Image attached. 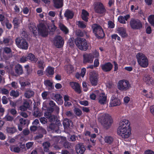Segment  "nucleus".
Here are the masks:
<instances>
[{"instance_id": "7", "label": "nucleus", "mask_w": 154, "mask_h": 154, "mask_svg": "<svg viewBox=\"0 0 154 154\" xmlns=\"http://www.w3.org/2000/svg\"><path fill=\"white\" fill-rule=\"evenodd\" d=\"M16 43L17 46L21 49L27 50L28 44L26 41L22 38H18L16 39Z\"/></svg>"}, {"instance_id": "28", "label": "nucleus", "mask_w": 154, "mask_h": 154, "mask_svg": "<svg viewBox=\"0 0 154 154\" xmlns=\"http://www.w3.org/2000/svg\"><path fill=\"white\" fill-rule=\"evenodd\" d=\"M15 70L16 72L18 75L21 74L23 72L22 68L19 64H17L15 66Z\"/></svg>"}, {"instance_id": "2", "label": "nucleus", "mask_w": 154, "mask_h": 154, "mask_svg": "<svg viewBox=\"0 0 154 154\" xmlns=\"http://www.w3.org/2000/svg\"><path fill=\"white\" fill-rule=\"evenodd\" d=\"M98 119L103 126L107 128L111 125L112 122V118L109 114H103L100 115Z\"/></svg>"}, {"instance_id": "44", "label": "nucleus", "mask_w": 154, "mask_h": 154, "mask_svg": "<svg viewBox=\"0 0 154 154\" xmlns=\"http://www.w3.org/2000/svg\"><path fill=\"white\" fill-rule=\"evenodd\" d=\"M38 66L39 68L44 69V67H45L44 61H39L38 63Z\"/></svg>"}, {"instance_id": "60", "label": "nucleus", "mask_w": 154, "mask_h": 154, "mask_svg": "<svg viewBox=\"0 0 154 154\" xmlns=\"http://www.w3.org/2000/svg\"><path fill=\"white\" fill-rule=\"evenodd\" d=\"M43 70L44 69H41L37 71V74L38 76H41L44 75Z\"/></svg>"}, {"instance_id": "39", "label": "nucleus", "mask_w": 154, "mask_h": 154, "mask_svg": "<svg viewBox=\"0 0 154 154\" xmlns=\"http://www.w3.org/2000/svg\"><path fill=\"white\" fill-rule=\"evenodd\" d=\"M44 146V149L45 152H48L49 148L50 146V143L48 142H45L43 144Z\"/></svg>"}, {"instance_id": "25", "label": "nucleus", "mask_w": 154, "mask_h": 154, "mask_svg": "<svg viewBox=\"0 0 154 154\" xmlns=\"http://www.w3.org/2000/svg\"><path fill=\"white\" fill-rule=\"evenodd\" d=\"M30 30L35 35L37 33V28L34 23H31L29 26Z\"/></svg>"}, {"instance_id": "61", "label": "nucleus", "mask_w": 154, "mask_h": 154, "mask_svg": "<svg viewBox=\"0 0 154 154\" xmlns=\"http://www.w3.org/2000/svg\"><path fill=\"white\" fill-rule=\"evenodd\" d=\"M86 69L85 68H83L81 70L80 75L82 77H83L86 72Z\"/></svg>"}, {"instance_id": "29", "label": "nucleus", "mask_w": 154, "mask_h": 154, "mask_svg": "<svg viewBox=\"0 0 154 154\" xmlns=\"http://www.w3.org/2000/svg\"><path fill=\"white\" fill-rule=\"evenodd\" d=\"M55 99L59 104H62L63 101L62 100V97L59 94H57L54 96Z\"/></svg>"}, {"instance_id": "36", "label": "nucleus", "mask_w": 154, "mask_h": 154, "mask_svg": "<svg viewBox=\"0 0 154 154\" xmlns=\"http://www.w3.org/2000/svg\"><path fill=\"white\" fill-rule=\"evenodd\" d=\"M22 22V20L21 19L17 17L14 18L13 20V22L15 27H17Z\"/></svg>"}, {"instance_id": "52", "label": "nucleus", "mask_w": 154, "mask_h": 154, "mask_svg": "<svg viewBox=\"0 0 154 154\" xmlns=\"http://www.w3.org/2000/svg\"><path fill=\"white\" fill-rule=\"evenodd\" d=\"M28 120H26L23 118H20V124L21 125H25L26 124V122H28Z\"/></svg>"}, {"instance_id": "22", "label": "nucleus", "mask_w": 154, "mask_h": 154, "mask_svg": "<svg viewBox=\"0 0 154 154\" xmlns=\"http://www.w3.org/2000/svg\"><path fill=\"white\" fill-rule=\"evenodd\" d=\"M130 15L128 14L124 16H119L118 18V20L120 23L122 24H125L126 21H127L130 18Z\"/></svg>"}, {"instance_id": "24", "label": "nucleus", "mask_w": 154, "mask_h": 154, "mask_svg": "<svg viewBox=\"0 0 154 154\" xmlns=\"http://www.w3.org/2000/svg\"><path fill=\"white\" fill-rule=\"evenodd\" d=\"M63 0H53L54 6L57 8H59L63 6Z\"/></svg>"}, {"instance_id": "51", "label": "nucleus", "mask_w": 154, "mask_h": 154, "mask_svg": "<svg viewBox=\"0 0 154 154\" xmlns=\"http://www.w3.org/2000/svg\"><path fill=\"white\" fill-rule=\"evenodd\" d=\"M91 54H92L93 59L94 58H97L99 57V53L98 51H95L92 53Z\"/></svg>"}, {"instance_id": "41", "label": "nucleus", "mask_w": 154, "mask_h": 154, "mask_svg": "<svg viewBox=\"0 0 154 154\" xmlns=\"http://www.w3.org/2000/svg\"><path fill=\"white\" fill-rule=\"evenodd\" d=\"M19 95V92L18 91L13 90H12L10 93V96L15 97H18Z\"/></svg>"}, {"instance_id": "46", "label": "nucleus", "mask_w": 154, "mask_h": 154, "mask_svg": "<svg viewBox=\"0 0 154 154\" xmlns=\"http://www.w3.org/2000/svg\"><path fill=\"white\" fill-rule=\"evenodd\" d=\"M7 132L10 133H14L16 131V129L14 128H7Z\"/></svg>"}, {"instance_id": "48", "label": "nucleus", "mask_w": 154, "mask_h": 154, "mask_svg": "<svg viewBox=\"0 0 154 154\" xmlns=\"http://www.w3.org/2000/svg\"><path fill=\"white\" fill-rule=\"evenodd\" d=\"M49 94V93L47 91H44L42 94V98L44 100H45L48 98V95Z\"/></svg>"}, {"instance_id": "14", "label": "nucleus", "mask_w": 154, "mask_h": 154, "mask_svg": "<svg viewBox=\"0 0 154 154\" xmlns=\"http://www.w3.org/2000/svg\"><path fill=\"white\" fill-rule=\"evenodd\" d=\"M98 99L99 102L100 104H105L107 102V96L104 93L100 92Z\"/></svg>"}, {"instance_id": "54", "label": "nucleus", "mask_w": 154, "mask_h": 154, "mask_svg": "<svg viewBox=\"0 0 154 154\" xmlns=\"http://www.w3.org/2000/svg\"><path fill=\"white\" fill-rule=\"evenodd\" d=\"M64 105L66 107H69L72 105V102L71 100L64 102Z\"/></svg>"}, {"instance_id": "49", "label": "nucleus", "mask_w": 154, "mask_h": 154, "mask_svg": "<svg viewBox=\"0 0 154 154\" xmlns=\"http://www.w3.org/2000/svg\"><path fill=\"white\" fill-rule=\"evenodd\" d=\"M28 59V57L26 56H23L20 59L19 62L20 63H23L26 61Z\"/></svg>"}, {"instance_id": "42", "label": "nucleus", "mask_w": 154, "mask_h": 154, "mask_svg": "<svg viewBox=\"0 0 154 154\" xmlns=\"http://www.w3.org/2000/svg\"><path fill=\"white\" fill-rule=\"evenodd\" d=\"M76 23L78 26L81 28H84L86 27V24L83 21H79L77 22Z\"/></svg>"}, {"instance_id": "35", "label": "nucleus", "mask_w": 154, "mask_h": 154, "mask_svg": "<svg viewBox=\"0 0 154 154\" xmlns=\"http://www.w3.org/2000/svg\"><path fill=\"white\" fill-rule=\"evenodd\" d=\"M34 94V92L30 90L27 91L24 94L25 96L27 98H29L32 96Z\"/></svg>"}, {"instance_id": "34", "label": "nucleus", "mask_w": 154, "mask_h": 154, "mask_svg": "<svg viewBox=\"0 0 154 154\" xmlns=\"http://www.w3.org/2000/svg\"><path fill=\"white\" fill-rule=\"evenodd\" d=\"M60 29L65 33L67 34L69 32L68 29L63 24L60 23L59 24Z\"/></svg>"}, {"instance_id": "37", "label": "nucleus", "mask_w": 154, "mask_h": 154, "mask_svg": "<svg viewBox=\"0 0 154 154\" xmlns=\"http://www.w3.org/2000/svg\"><path fill=\"white\" fill-rule=\"evenodd\" d=\"M104 140L106 143L109 144H111L113 141V139L112 137L108 136L105 137Z\"/></svg>"}, {"instance_id": "18", "label": "nucleus", "mask_w": 154, "mask_h": 154, "mask_svg": "<svg viewBox=\"0 0 154 154\" xmlns=\"http://www.w3.org/2000/svg\"><path fill=\"white\" fill-rule=\"evenodd\" d=\"M143 79L146 84L148 85H152L154 83L153 79L149 75H145Z\"/></svg>"}, {"instance_id": "15", "label": "nucleus", "mask_w": 154, "mask_h": 154, "mask_svg": "<svg viewBox=\"0 0 154 154\" xmlns=\"http://www.w3.org/2000/svg\"><path fill=\"white\" fill-rule=\"evenodd\" d=\"M117 32L122 38L126 37L127 34L126 32V29L124 27H118L116 29Z\"/></svg>"}, {"instance_id": "19", "label": "nucleus", "mask_w": 154, "mask_h": 154, "mask_svg": "<svg viewBox=\"0 0 154 154\" xmlns=\"http://www.w3.org/2000/svg\"><path fill=\"white\" fill-rule=\"evenodd\" d=\"M70 85L75 91L79 93H81V91L80 89V86L78 83L75 82H71L70 83Z\"/></svg>"}, {"instance_id": "8", "label": "nucleus", "mask_w": 154, "mask_h": 154, "mask_svg": "<svg viewBox=\"0 0 154 154\" xmlns=\"http://www.w3.org/2000/svg\"><path fill=\"white\" fill-rule=\"evenodd\" d=\"M98 74L97 72L93 71L90 74L89 79L92 85L96 86L98 82Z\"/></svg>"}, {"instance_id": "21", "label": "nucleus", "mask_w": 154, "mask_h": 154, "mask_svg": "<svg viewBox=\"0 0 154 154\" xmlns=\"http://www.w3.org/2000/svg\"><path fill=\"white\" fill-rule=\"evenodd\" d=\"M76 149L78 154H83L85 150V148L82 143H79L76 146Z\"/></svg>"}, {"instance_id": "40", "label": "nucleus", "mask_w": 154, "mask_h": 154, "mask_svg": "<svg viewBox=\"0 0 154 154\" xmlns=\"http://www.w3.org/2000/svg\"><path fill=\"white\" fill-rule=\"evenodd\" d=\"M149 23L152 26H154V15L149 16L148 18Z\"/></svg>"}, {"instance_id": "32", "label": "nucleus", "mask_w": 154, "mask_h": 154, "mask_svg": "<svg viewBox=\"0 0 154 154\" xmlns=\"http://www.w3.org/2000/svg\"><path fill=\"white\" fill-rule=\"evenodd\" d=\"M10 149L11 151L17 153L19 152L20 150V147L17 145L11 146Z\"/></svg>"}, {"instance_id": "4", "label": "nucleus", "mask_w": 154, "mask_h": 154, "mask_svg": "<svg viewBox=\"0 0 154 154\" xmlns=\"http://www.w3.org/2000/svg\"><path fill=\"white\" fill-rule=\"evenodd\" d=\"M75 44L80 49L86 50L88 47V45L87 41L85 39L77 38L75 40Z\"/></svg>"}, {"instance_id": "64", "label": "nucleus", "mask_w": 154, "mask_h": 154, "mask_svg": "<svg viewBox=\"0 0 154 154\" xmlns=\"http://www.w3.org/2000/svg\"><path fill=\"white\" fill-rule=\"evenodd\" d=\"M33 143L32 142H29L26 144V146L28 149L32 147Z\"/></svg>"}, {"instance_id": "20", "label": "nucleus", "mask_w": 154, "mask_h": 154, "mask_svg": "<svg viewBox=\"0 0 154 154\" xmlns=\"http://www.w3.org/2000/svg\"><path fill=\"white\" fill-rule=\"evenodd\" d=\"M54 68L49 66L45 69V74L48 77H51L54 73Z\"/></svg>"}, {"instance_id": "13", "label": "nucleus", "mask_w": 154, "mask_h": 154, "mask_svg": "<svg viewBox=\"0 0 154 154\" xmlns=\"http://www.w3.org/2000/svg\"><path fill=\"white\" fill-rule=\"evenodd\" d=\"M130 24L131 27L133 29H138L142 26L140 21L138 20H131Z\"/></svg>"}, {"instance_id": "45", "label": "nucleus", "mask_w": 154, "mask_h": 154, "mask_svg": "<svg viewBox=\"0 0 154 154\" xmlns=\"http://www.w3.org/2000/svg\"><path fill=\"white\" fill-rule=\"evenodd\" d=\"M74 111L75 114L77 116H79L82 114V112L78 108H75Z\"/></svg>"}, {"instance_id": "17", "label": "nucleus", "mask_w": 154, "mask_h": 154, "mask_svg": "<svg viewBox=\"0 0 154 154\" xmlns=\"http://www.w3.org/2000/svg\"><path fill=\"white\" fill-rule=\"evenodd\" d=\"M83 62L84 63H92L93 59L91 54H85L83 55Z\"/></svg>"}, {"instance_id": "5", "label": "nucleus", "mask_w": 154, "mask_h": 154, "mask_svg": "<svg viewBox=\"0 0 154 154\" xmlns=\"http://www.w3.org/2000/svg\"><path fill=\"white\" fill-rule=\"evenodd\" d=\"M117 87L120 91H126L128 90L131 88V85L128 80L123 79L118 82Z\"/></svg>"}, {"instance_id": "10", "label": "nucleus", "mask_w": 154, "mask_h": 154, "mask_svg": "<svg viewBox=\"0 0 154 154\" xmlns=\"http://www.w3.org/2000/svg\"><path fill=\"white\" fill-rule=\"evenodd\" d=\"M54 45L57 48H60L63 45L64 42L62 37L59 35L56 36L53 40Z\"/></svg>"}, {"instance_id": "53", "label": "nucleus", "mask_w": 154, "mask_h": 154, "mask_svg": "<svg viewBox=\"0 0 154 154\" xmlns=\"http://www.w3.org/2000/svg\"><path fill=\"white\" fill-rule=\"evenodd\" d=\"M4 51L6 54H9L11 52V50L10 48L8 47H5L3 48Z\"/></svg>"}, {"instance_id": "55", "label": "nucleus", "mask_w": 154, "mask_h": 154, "mask_svg": "<svg viewBox=\"0 0 154 154\" xmlns=\"http://www.w3.org/2000/svg\"><path fill=\"white\" fill-rule=\"evenodd\" d=\"M5 119L7 121H11L13 119V118L12 116L7 115L5 117Z\"/></svg>"}, {"instance_id": "50", "label": "nucleus", "mask_w": 154, "mask_h": 154, "mask_svg": "<svg viewBox=\"0 0 154 154\" xmlns=\"http://www.w3.org/2000/svg\"><path fill=\"white\" fill-rule=\"evenodd\" d=\"M5 21L6 20H5L4 16L2 14H0V21L3 26L5 25Z\"/></svg>"}, {"instance_id": "47", "label": "nucleus", "mask_w": 154, "mask_h": 154, "mask_svg": "<svg viewBox=\"0 0 154 154\" xmlns=\"http://www.w3.org/2000/svg\"><path fill=\"white\" fill-rule=\"evenodd\" d=\"M8 91L5 89L0 88V93H2L4 94H7L9 93Z\"/></svg>"}, {"instance_id": "38", "label": "nucleus", "mask_w": 154, "mask_h": 154, "mask_svg": "<svg viewBox=\"0 0 154 154\" xmlns=\"http://www.w3.org/2000/svg\"><path fill=\"white\" fill-rule=\"evenodd\" d=\"M147 91L144 90L143 91V94L145 96L149 98H152L153 97L152 92H149L147 94H146Z\"/></svg>"}, {"instance_id": "59", "label": "nucleus", "mask_w": 154, "mask_h": 154, "mask_svg": "<svg viewBox=\"0 0 154 154\" xmlns=\"http://www.w3.org/2000/svg\"><path fill=\"white\" fill-rule=\"evenodd\" d=\"M123 100L125 104L128 103L130 100V98L128 96H126L124 97Z\"/></svg>"}, {"instance_id": "57", "label": "nucleus", "mask_w": 154, "mask_h": 154, "mask_svg": "<svg viewBox=\"0 0 154 154\" xmlns=\"http://www.w3.org/2000/svg\"><path fill=\"white\" fill-rule=\"evenodd\" d=\"M5 24L6 25L7 27L9 29H10L12 27V25L11 23H9V22L8 20L5 21Z\"/></svg>"}, {"instance_id": "6", "label": "nucleus", "mask_w": 154, "mask_h": 154, "mask_svg": "<svg viewBox=\"0 0 154 154\" xmlns=\"http://www.w3.org/2000/svg\"><path fill=\"white\" fill-rule=\"evenodd\" d=\"M92 28L94 33L96 36L98 38H103L104 36V33L101 27L97 24L92 25Z\"/></svg>"}, {"instance_id": "23", "label": "nucleus", "mask_w": 154, "mask_h": 154, "mask_svg": "<svg viewBox=\"0 0 154 154\" xmlns=\"http://www.w3.org/2000/svg\"><path fill=\"white\" fill-rule=\"evenodd\" d=\"M27 57L28 59L33 63H36L38 60V58L31 53H29L27 56Z\"/></svg>"}, {"instance_id": "58", "label": "nucleus", "mask_w": 154, "mask_h": 154, "mask_svg": "<svg viewBox=\"0 0 154 154\" xmlns=\"http://www.w3.org/2000/svg\"><path fill=\"white\" fill-rule=\"evenodd\" d=\"M64 102L71 100V98L68 95H65L63 97Z\"/></svg>"}, {"instance_id": "16", "label": "nucleus", "mask_w": 154, "mask_h": 154, "mask_svg": "<svg viewBox=\"0 0 154 154\" xmlns=\"http://www.w3.org/2000/svg\"><path fill=\"white\" fill-rule=\"evenodd\" d=\"M102 70L104 72H107L110 71L112 68V65L109 63L108 62L100 65Z\"/></svg>"}, {"instance_id": "33", "label": "nucleus", "mask_w": 154, "mask_h": 154, "mask_svg": "<svg viewBox=\"0 0 154 154\" xmlns=\"http://www.w3.org/2000/svg\"><path fill=\"white\" fill-rule=\"evenodd\" d=\"M72 123L71 121L68 119H65L63 121V125L65 128L69 127Z\"/></svg>"}, {"instance_id": "1", "label": "nucleus", "mask_w": 154, "mask_h": 154, "mask_svg": "<svg viewBox=\"0 0 154 154\" xmlns=\"http://www.w3.org/2000/svg\"><path fill=\"white\" fill-rule=\"evenodd\" d=\"M117 133L119 136L124 139L129 137L131 133L130 124L128 120L123 119L119 122Z\"/></svg>"}, {"instance_id": "62", "label": "nucleus", "mask_w": 154, "mask_h": 154, "mask_svg": "<svg viewBox=\"0 0 154 154\" xmlns=\"http://www.w3.org/2000/svg\"><path fill=\"white\" fill-rule=\"evenodd\" d=\"M49 121L51 122H53L55 121L56 119V116L54 115H51L48 118Z\"/></svg>"}, {"instance_id": "63", "label": "nucleus", "mask_w": 154, "mask_h": 154, "mask_svg": "<svg viewBox=\"0 0 154 154\" xmlns=\"http://www.w3.org/2000/svg\"><path fill=\"white\" fill-rule=\"evenodd\" d=\"M2 102L3 104H5L8 103L7 98L6 97L4 96L2 97Z\"/></svg>"}, {"instance_id": "27", "label": "nucleus", "mask_w": 154, "mask_h": 154, "mask_svg": "<svg viewBox=\"0 0 154 154\" xmlns=\"http://www.w3.org/2000/svg\"><path fill=\"white\" fill-rule=\"evenodd\" d=\"M65 17L67 19H71L73 16V12L69 10H66L64 13Z\"/></svg>"}, {"instance_id": "12", "label": "nucleus", "mask_w": 154, "mask_h": 154, "mask_svg": "<svg viewBox=\"0 0 154 154\" xmlns=\"http://www.w3.org/2000/svg\"><path fill=\"white\" fill-rule=\"evenodd\" d=\"M120 103V100L117 98L116 95L112 96L110 101V106L113 107L118 106Z\"/></svg>"}, {"instance_id": "30", "label": "nucleus", "mask_w": 154, "mask_h": 154, "mask_svg": "<svg viewBox=\"0 0 154 154\" xmlns=\"http://www.w3.org/2000/svg\"><path fill=\"white\" fill-rule=\"evenodd\" d=\"M100 92L98 90L94 91L90 94V97L91 99L95 100L97 96L99 95Z\"/></svg>"}, {"instance_id": "26", "label": "nucleus", "mask_w": 154, "mask_h": 154, "mask_svg": "<svg viewBox=\"0 0 154 154\" xmlns=\"http://www.w3.org/2000/svg\"><path fill=\"white\" fill-rule=\"evenodd\" d=\"M65 69L67 73L70 74L73 71V67L70 64H68L65 66Z\"/></svg>"}, {"instance_id": "31", "label": "nucleus", "mask_w": 154, "mask_h": 154, "mask_svg": "<svg viewBox=\"0 0 154 154\" xmlns=\"http://www.w3.org/2000/svg\"><path fill=\"white\" fill-rule=\"evenodd\" d=\"M82 19L85 21H87L88 17V13L85 10H83L82 14Z\"/></svg>"}, {"instance_id": "9", "label": "nucleus", "mask_w": 154, "mask_h": 154, "mask_svg": "<svg viewBox=\"0 0 154 154\" xmlns=\"http://www.w3.org/2000/svg\"><path fill=\"white\" fill-rule=\"evenodd\" d=\"M38 33L43 36H46L48 34V27L42 24H40L38 26Z\"/></svg>"}, {"instance_id": "56", "label": "nucleus", "mask_w": 154, "mask_h": 154, "mask_svg": "<svg viewBox=\"0 0 154 154\" xmlns=\"http://www.w3.org/2000/svg\"><path fill=\"white\" fill-rule=\"evenodd\" d=\"M108 26L109 28H112L114 27L115 24L112 21H109L108 22Z\"/></svg>"}, {"instance_id": "3", "label": "nucleus", "mask_w": 154, "mask_h": 154, "mask_svg": "<svg viewBox=\"0 0 154 154\" xmlns=\"http://www.w3.org/2000/svg\"><path fill=\"white\" fill-rule=\"evenodd\" d=\"M139 65L141 67L146 68L148 65V60L146 56L142 53H138L136 55Z\"/></svg>"}, {"instance_id": "11", "label": "nucleus", "mask_w": 154, "mask_h": 154, "mask_svg": "<svg viewBox=\"0 0 154 154\" xmlns=\"http://www.w3.org/2000/svg\"><path fill=\"white\" fill-rule=\"evenodd\" d=\"M94 5V9L96 12L100 14H103L105 12V10L101 2H97L95 3Z\"/></svg>"}, {"instance_id": "43", "label": "nucleus", "mask_w": 154, "mask_h": 154, "mask_svg": "<svg viewBox=\"0 0 154 154\" xmlns=\"http://www.w3.org/2000/svg\"><path fill=\"white\" fill-rule=\"evenodd\" d=\"M44 84L46 86H48L51 88L52 87V82L51 80H47L45 81Z\"/></svg>"}]
</instances>
